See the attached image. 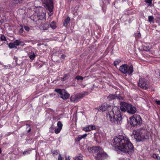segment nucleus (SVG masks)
Here are the masks:
<instances>
[{
  "instance_id": "obj_1",
  "label": "nucleus",
  "mask_w": 160,
  "mask_h": 160,
  "mask_svg": "<svg viewBox=\"0 0 160 160\" xmlns=\"http://www.w3.org/2000/svg\"><path fill=\"white\" fill-rule=\"evenodd\" d=\"M112 142L113 145L124 152L131 154L134 152L133 146L126 136L119 135L114 138Z\"/></svg>"
},
{
  "instance_id": "obj_2",
  "label": "nucleus",
  "mask_w": 160,
  "mask_h": 160,
  "mask_svg": "<svg viewBox=\"0 0 160 160\" xmlns=\"http://www.w3.org/2000/svg\"><path fill=\"white\" fill-rule=\"evenodd\" d=\"M106 113L107 118L112 122L116 124H120L122 120L120 111L117 107H115L112 110L108 111Z\"/></svg>"
},
{
  "instance_id": "obj_3",
  "label": "nucleus",
  "mask_w": 160,
  "mask_h": 160,
  "mask_svg": "<svg viewBox=\"0 0 160 160\" xmlns=\"http://www.w3.org/2000/svg\"><path fill=\"white\" fill-rule=\"evenodd\" d=\"M88 149L89 152L96 153L95 155V157L97 160H102L108 157L107 154L100 147H89Z\"/></svg>"
},
{
  "instance_id": "obj_4",
  "label": "nucleus",
  "mask_w": 160,
  "mask_h": 160,
  "mask_svg": "<svg viewBox=\"0 0 160 160\" xmlns=\"http://www.w3.org/2000/svg\"><path fill=\"white\" fill-rule=\"evenodd\" d=\"M132 136L138 142L142 141L148 138L146 130L142 129L134 131Z\"/></svg>"
},
{
  "instance_id": "obj_5",
  "label": "nucleus",
  "mask_w": 160,
  "mask_h": 160,
  "mask_svg": "<svg viewBox=\"0 0 160 160\" xmlns=\"http://www.w3.org/2000/svg\"><path fill=\"white\" fill-rule=\"evenodd\" d=\"M142 123V119L139 115H135L130 118V123L132 126L137 127Z\"/></svg>"
},
{
  "instance_id": "obj_6",
  "label": "nucleus",
  "mask_w": 160,
  "mask_h": 160,
  "mask_svg": "<svg viewBox=\"0 0 160 160\" xmlns=\"http://www.w3.org/2000/svg\"><path fill=\"white\" fill-rule=\"evenodd\" d=\"M119 70L123 74H127L128 75L132 74L133 72L132 66H129L127 64H123L120 66Z\"/></svg>"
},
{
  "instance_id": "obj_7",
  "label": "nucleus",
  "mask_w": 160,
  "mask_h": 160,
  "mask_svg": "<svg viewBox=\"0 0 160 160\" xmlns=\"http://www.w3.org/2000/svg\"><path fill=\"white\" fill-rule=\"evenodd\" d=\"M55 91L59 93L60 98L63 99H67L69 97V94L64 89H56Z\"/></svg>"
},
{
  "instance_id": "obj_8",
  "label": "nucleus",
  "mask_w": 160,
  "mask_h": 160,
  "mask_svg": "<svg viewBox=\"0 0 160 160\" xmlns=\"http://www.w3.org/2000/svg\"><path fill=\"white\" fill-rule=\"evenodd\" d=\"M138 84L139 87L144 89H146L149 87L147 81L143 78H140L139 79Z\"/></svg>"
},
{
  "instance_id": "obj_9",
  "label": "nucleus",
  "mask_w": 160,
  "mask_h": 160,
  "mask_svg": "<svg viewBox=\"0 0 160 160\" xmlns=\"http://www.w3.org/2000/svg\"><path fill=\"white\" fill-rule=\"evenodd\" d=\"M84 93H78L76 95H72L70 98V100L72 102H77L80 99L83 97L85 95Z\"/></svg>"
},
{
  "instance_id": "obj_10",
  "label": "nucleus",
  "mask_w": 160,
  "mask_h": 160,
  "mask_svg": "<svg viewBox=\"0 0 160 160\" xmlns=\"http://www.w3.org/2000/svg\"><path fill=\"white\" fill-rule=\"evenodd\" d=\"M112 107L111 106L108 105L107 104H103L98 108H95V109L101 112L106 111H110L112 110Z\"/></svg>"
},
{
  "instance_id": "obj_11",
  "label": "nucleus",
  "mask_w": 160,
  "mask_h": 160,
  "mask_svg": "<svg viewBox=\"0 0 160 160\" xmlns=\"http://www.w3.org/2000/svg\"><path fill=\"white\" fill-rule=\"evenodd\" d=\"M43 2L44 3L46 8L48 9L50 12L52 11L53 3L52 0H42Z\"/></svg>"
},
{
  "instance_id": "obj_12",
  "label": "nucleus",
  "mask_w": 160,
  "mask_h": 160,
  "mask_svg": "<svg viewBox=\"0 0 160 160\" xmlns=\"http://www.w3.org/2000/svg\"><path fill=\"white\" fill-rule=\"evenodd\" d=\"M126 109L127 112L132 114L135 113L137 111L136 108L135 107L128 103H127Z\"/></svg>"
},
{
  "instance_id": "obj_13",
  "label": "nucleus",
  "mask_w": 160,
  "mask_h": 160,
  "mask_svg": "<svg viewBox=\"0 0 160 160\" xmlns=\"http://www.w3.org/2000/svg\"><path fill=\"white\" fill-rule=\"evenodd\" d=\"M116 98L120 100L122 99V98L119 95L110 94L107 97V99L109 101H111Z\"/></svg>"
},
{
  "instance_id": "obj_14",
  "label": "nucleus",
  "mask_w": 160,
  "mask_h": 160,
  "mask_svg": "<svg viewBox=\"0 0 160 160\" xmlns=\"http://www.w3.org/2000/svg\"><path fill=\"white\" fill-rule=\"evenodd\" d=\"M62 124L61 122L58 121L57 123V128L55 129V132L56 134L60 132L62 127Z\"/></svg>"
},
{
  "instance_id": "obj_15",
  "label": "nucleus",
  "mask_w": 160,
  "mask_h": 160,
  "mask_svg": "<svg viewBox=\"0 0 160 160\" xmlns=\"http://www.w3.org/2000/svg\"><path fill=\"white\" fill-rule=\"evenodd\" d=\"M120 104L121 105L120 109L121 111L123 112L127 111L126 107H127V103L124 102H121Z\"/></svg>"
},
{
  "instance_id": "obj_16",
  "label": "nucleus",
  "mask_w": 160,
  "mask_h": 160,
  "mask_svg": "<svg viewBox=\"0 0 160 160\" xmlns=\"http://www.w3.org/2000/svg\"><path fill=\"white\" fill-rule=\"evenodd\" d=\"M95 127L94 126L90 125L84 127L83 130L86 132H88L92 130H95Z\"/></svg>"
},
{
  "instance_id": "obj_17",
  "label": "nucleus",
  "mask_w": 160,
  "mask_h": 160,
  "mask_svg": "<svg viewBox=\"0 0 160 160\" xmlns=\"http://www.w3.org/2000/svg\"><path fill=\"white\" fill-rule=\"evenodd\" d=\"M152 48L151 47H149V46H142V49L144 51H149Z\"/></svg>"
},
{
  "instance_id": "obj_18",
  "label": "nucleus",
  "mask_w": 160,
  "mask_h": 160,
  "mask_svg": "<svg viewBox=\"0 0 160 160\" xmlns=\"http://www.w3.org/2000/svg\"><path fill=\"white\" fill-rule=\"evenodd\" d=\"M70 20V18L68 17L64 21L63 23V25L66 27L68 24L69 23Z\"/></svg>"
},
{
  "instance_id": "obj_19",
  "label": "nucleus",
  "mask_w": 160,
  "mask_h": 160,
  "mask_svg": "<svg viewBox=\"0 0 160 160\" xmlns=\"http://www.w3.org/2000/svg\"><path fill=\"white\" fill-rule=\"evenodd\" d=\"M50 27L52 29H55L56 27V23L54 21L52 22L50 24Z\"/></svg>"
},
{
  "instance_id": "obj_20",
  "label": "nucleus",
  "mask_w": 160,
  "mask_h": 160,
  "mask_svg": "<svg viewBox=\"0 0 160 160\" xmlns=\"http://www.w3.org/2000/svg\"><path fill=\"white\" fill-rule=\"evenodd\" d=\"M8 47L10 48H17V47L15 46L13 42L10 43L8 44Z\"/></svg>"
},
{
  "instance_id": "obj_21",
  "label": "nucleus",
  "mask_w": 160,
  "mask_h": 160,
  "mask_svg": "<svg viewBox=\"0 0 160 160\" xmlns=\"http://www.w3.org/2000/svg\"><path fill=\"white\" fill-rule=\"evenodd\" d=\"M21 42L18 40H16L14 42V44L15 46L17 47V46H18L20 44Z\"/></svg>"
},
{
  "instance_id": "obj_22",
  "label": "nucleus",
  "mask_w": 160,
  "mask_h": 160,
  "mask_svg": "<svg viewBox=\"0 0 160 160\" xmlns=\"http://www.w3.org/2000/svg\"><path fill=\"white\" fill-rule=\"evenodd\" d=\"M154 17L152 16H149L148 17V21L149 22H153Z\"/></svg>"
},
{
  "instance_id": "obj_23",
  "label": "nucleus",
  "mask_w": 160,
  "mask_h": 160,
  "mask_svg": "<svg viewBox=\"0 0 160 160\" xmlns=\"http://www.w3.org/2000/svg\"><path fill=\"white\" fill-rule=\"evenodd\" d=\"M44 27L43 28V30H47L49 28V25L48 23L45 24L44 25Z\"/></svg>"
},
{
  "instance_id": "obj_24",
  "label": "nucleus",
  "mask_w": 160,
  "mask_h": 160,
  "mask_svg": "<svg viewBox=\"0 0 160 160\" xmlns=\"http://www.w3.org/2000/svg\"><path fill=\"white\" fill-rule=\"evenodd\" d=\"M68 78V75L67 74H65L63 78H62L61 80L62 81H65L66 80H67Z\"/></svg>"
},
{
  "instance_id": "obj_25",
  "label": "nucleus",
  "mask_w": 160,
  "mask_h": 160,
  "mask_svg": "<svg viewBox=\"0 0 160 160\" xmlns=\"http://www.w3.org/2000/svg\"><path fill=\"white\" fill-rule=\"evenodd\" d=\"M121 61L120 60L115 61L114 62V65L116 66L117 65L119 64V63Z\"/></svg>"
},
{
  "instance_id": "obj_26",
  "label": "nucleus",
  "mask_w": 160,
  "mask_h": 160,
  "mask_svg": "<svg viewBox=\"0 0 160 160\" xmlns=\"http://www.w3.org/2000/svg\"><path fill=\"white\" fill-rule=\"evenodd\" d=\"M35 57V55L34 54V53L33 52V54L29 56V58L32 60H33Z\"/></svg>"
},
{
  "instance_id": "obj_27",
  "label": "nucleus",
  "mask_w": 160,
  "mask_h": 160,
  "mask_svg": "<svg viewBox=\"0 0 160 160\" xmlns=\"http://www.w3.org/2000/svg\"><path fill=\"white\" fill-rule=\"evenodd\" d=\"M153 157L155 158H156L157 159H160V157L157 154H153Z\"/></svg>"
},
{
  "instance_id": "obj_28",
  "label": "nucleus",
  "mask_w": 160,
  "mask_h": 160,
  "mask_svg": "<svg viewBox=\"0 0 160 160\" xmlns=\"http://www.w3.org/2000/svg\"><path fill=\"white\" fill-rule=\"evenodd\" d=\"M77 80H82L83 78L82 77L80 76H78L76 77L75 78Z\"/></svg>"
},
{
  "instance_id": "obj_29",
  "label": "nucleus",
  "mask_w": 160,
  "mask_h": 160,
  "mask_svg": "<svg viewBox=\"0 0 160 160\" xmlns=\"http://www.w3.org/2000/svg\"><path fill=\"white\" fill-rule=\"evenodd\" d=\"M0 39L1 41H6V39L4 35L1 36Z\"/></svg>"
},
{
  "instance_id": "obj_30",
  "label": "nucleus",
  "mask_w": 160,
  "mask_h": 160,
  "mask_svg": "<svg viewBox=\"0 0 160 160\" xmlns=\"http://www.w3.org/2000/svg\"><path fill=\"white\" fill-rule=\"evenodd\" d=\"M81 139L82 138H85L87 136V134H85L82 135H80Z\"/></svg>"
},
{
  "instance_id": "obj_31",
  "label": "nucleus",
  "mask_w": 160,
  "mask_h": 160,
  "mask_svg": "<svg viewBox=\"0 0 160 160\" xmlns=\"http://www.w3.org/2000/svg\"><path fill=\"white\" fill-rule=\"evenodd\" d=\"M81 139H81L80 136L79 135V136H78L77 138H75V140L76 141L78 142V141H80Z\"/></svg>"
},
{
  "instance_id": "obj_32",
  "label": "nucleus",
  "mask_w": 160,
  "mask_h": 160,
  "mask_svg": "<svg viewBox=\"0 0 160 160\" xmlns=\"http://www.w3.org/2000/svg\"><path fill=\"white\" fill-rule=\"evenodd\" d=\"M81 157L80 156L75 157L74 159V160H80L81 159Z\"/></svg>"
},
{
  "instance_id": "obj_33",
  "label": "nucleus",
  "mask_w": 160,
  "mask_h": 160,
  "mask_svg": "<svg viewBox=\"0 0 160 160\" xmlns=\"http://www.w3.org/2000/svg\"><path fill=\"white\" fill-rule=\"evenodd\" d=\"M26 126H27V128H29V129L28 131V132L30 131L31 130V128H30V125H29L28 124H27Z\"/></svg>"
},
{
  "instance_id": "obj_34",
  "label": "nucleus",
  "mask_w": 160,
  "mask_h": 160,
  "mask_svg": "<svg viewBox=\"0 0 160 160\" xmlns=\"http://www.w3.org/2000/svg\"><path fill=\"white\" fill-rule=\"evenodd\" d=\"M58 160H62V158L61 156V155L59 154V155L58 156Z\"/></svg>"
},
{
  "instance_id": "obj_35",
  "label": "nucleus",
  "mask_w": 160,
  "mask_h": 160,
  "mask_svg": "<svg viewBox=\"0 0 160 160\" xmlns=\"http://www.w3.org/2000/svg\"><path fill=\"white\" fill-rule=\"evenodd\" d=\"M152 0H145V2L148 3H151Z\"/></svg>"
},
{
  "instance_id": "obj_36",
  "label": "nucleus",
  "mask_w": 160,
  "mask_h": 160,
  "mask_svg": "<svg viewBox=\"0 0 160 160\" xmlns=\"http://www.w3.org/2000/svg\"><path fill=\"white\" fill-rule=\"evenodd\" d=\"M24 28L27 31H28L29 30V28L28 27L25 26L24 27Z\"/></svg>"
},
{
  "instance_id": "obj_37",
  "label": "nucleus",
  "mask_w": 160,
  "mask_h": 160,
  "mask_svg": "<svg viewBox=\"0 0 160 160\" xmlns=\"http://www.w3.org/2000/svg\"><path fill=\"white\" fill-rule=\"evenodd\" d=\"M15 2V3H20V1H22V0H13Z\"/></svg>"
},
{
  "instance_id": "obj_38",
  "label": "nucleus",
  "mask_w": 160,
  "mask_h": 160,
  "mask_svg": "<svg viewBox=\"0 0 160 160\" xmlns=\"http://www.w3.org/2000/svg\"><path fill=\"white\" fill-rule=\"evenodd\" d=\"M155 102L157 104L160 105V101L156 100Z\"/></svg>"
},
{
  "instance_id": "obj_39",
  "label": "nucleus",
  "mask_w": 160,
  "mask_h": 160,
  "mask_svg": "<svg viewBox=\"0 0 160 160\" xmlns=\"http://www.w3.org/2000/svg\"><path fill=\"white\" fill-rule=\"evenodd\" d=\"M65 55H64V54H62L61 56V58H62L63 59H64L65 58Z\"/></svg>"
},
{
  "instance_id": "obj_40",
  "label": "nucleus",
  "mask_w": 160,
  "mask_h": 160,
  "mask_svg": "<svg viewBox=\"0 0 160 160\" xmlns=\"http://www.w3.org/2000/svg\"><path fill=\"white\" fill-rule=\"evenodd\" d=\"M23 31V29L22 28H21L19 30V32H22Z\"/></svg>"
},
{
  "instance_id": "obj_41",
  "label": "nucleus",
  "mask_w": 160,
  "mask_h": 160,
  "mask_svg": "<svg viewBox=\"0 0 160 160\" xmlns=\"http://www.w3.org/2000/svg\"><path fill=\"white\" fill-rule=\"evenodd\" d=\"M29 152L28 151H24L23 152V154H25L26 153H28Z\"/></svg>"
},
{
  "instance_id": "obj_42",
  "label": "nucleus",
  "mask_w": 160,
  "mask_h": 160,
  "mask_svg": "<svg viewBox=\"0 0 160 160\" xmlns=\"http://www.w3.org/2000/svg\"><path fill=\"white\" fill-rule=\"evenodd\" d=\"M66 160H70L69 157H68V158H67L66 157Z\"/></svg>"
},
{
  "instance_id": "obj_43",
  "label": "nucleus",
  "mask_w": 160,
  "mask_h": 160,
  "mask_svg": "<svg viewBox=\"0 0 160 160\" xmlns=\"http://www.w3.org/2000/svg\"><path fill=\"white\" fill-rule=\"evenodd\" d=\"M141 36V34H140V32H139L138 33V37H140V36Z\"/></svg>"
},
{
  "instance_id": "obj_44",
  "label": "nucleus",
  "mask_w": 160,
  "mask_h": 160,
  "mask_svg": "<svg viewBox=\"0 0 160 160\" xmlns=\"http://www.w3.org/2000/svg\"><path fill=\"white\" fill-rule=\"evenodd\" d=\"M1 148H0V153L1 152Z\"/></svg>"
},
{
  "instance_id": "obj_45",
  "label": "nucleus",
  "mask_w": 160,
  "mask_h": 160,
  "mask_svg": "<svg viewBox=\"0 0 160 160\" xmlns=\"http://www.w3.org/2000/svg\"><path fill=\"white\" fill-rule=\"evenodd\" d=\"M159 76H160V73H159Z\"/></svg>"
}]
</instances>
